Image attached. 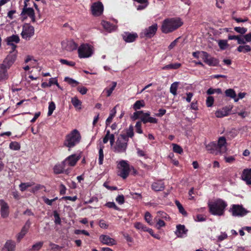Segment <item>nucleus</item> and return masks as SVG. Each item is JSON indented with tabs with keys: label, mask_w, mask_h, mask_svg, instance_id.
Instances as JSON below:
<instances>
[{
	"label": "nucleus",
	"mask_w": 251,
	"mask_h": 251,
	"mask_svg": "<svg viewBox=\"0 0 251 251\" xmlns=\"http://www.w3.org/2000/svg\"><path fill=\"white\" fill-rule=\"evenodd\" d=\"M227 206L226 202L221 199H218L208 204L209 212L213 215L218 216L224 215Z\"/></svg>",
	"instance_id": "nucleus-1"
},
{
	"label": "nucleus",
	"mask_w": 251,
	"mask_h": 251,
	"mask_svg": "<svg viewBox=\"0 0 251 251\" xmlns=\"http://www.w3.org/2000/svg\"><path fill=\"white\" fill-rule=\"evenodd\" d=\"M226 142L224 137L219 138L218 143L211 142L206 146V150L210 153L218 155L226 151Z\"/></svg>",
	"instance_id": "nucleus-2"
},
{
	"label": "nucleus",
	"mask_w": 251,
	"mask_h": 251,
	"mask_svg": "<svg viewBox=\"0 0 251 251\" xmlns=\"http://www.w3.org/2000/svg\"><path fill=\"white\" fill-rule=\"evenodd\" d=\"M183 25V22L178 18H168L164 20L162 24L161 31L164 33H168L176 30Z\"/></svg>",
	"instance_id": "nucleus-3"
},
{
	"label": "nucleus",
	"mask_w": 251,
	"mask_h": 251,
	"mask_svg": "<svg viewBox=\"0 0 251 251\" xmlns=\"http://www.w3.org/2000/svg\"><path fill=\"white\" fill-rule=\"evenodd\" d=\"M80 139L81 136L78 131L74 129L66 135L64 145L69 148H73L80 142Z\"/></svg>",
	"instance_id": "nucleus-4"
},
{
	"label": "nucleus",
	"mask_w": 251,
	"mask_h": 251,
	"mask_svg": "<svg viewBox=\"0 0 251 251\" xmlns=\"http://www.w3.org/2000/svg\"><path fill=\"white\" fill-rule=\"evenodd\" d=\"M128 140L129 139L125 134H120L118 136L115 145L113 148L114 151L118 153L125 152L127 147Z\"/></svg>",
	"instance_id": "nucleus-5"
},
{
	"label": "nucleus",
	"mask_w": 251,
	"mask_h": 251,
	"mask_svg": "<svg viewBox=\"0 0 251 251\" xmlns=\"http://www.w3.org/2000/svg\"><path fill=\"white\" fill-rule=\"evenodd\" d=\"M93 53V47L87 44L80 46L78 49V56L80 58L90 57Z\"/></svg>",
	"instance_id": "nucleus-6"
},
{
	"label": "nucleus",
	"mask_w": 251,
	"mask_h": 251,
	"mask_svg": "<svg viewBox=\"0 0 251 251\" xmlns=\"http://www.w3.org/2000/svg\"><path fill=\"white\" fill-rule=\"evenodd\" d=\"M117 168L120 171L119 176L123 179H126L129 175L130 172V166L126 160L120 161L118 165Z\"/></svg>",
	"instance_id": "nucleus-7"
},
{
	"label": "nucleus",
	"mask_w": 251,
	"mask_h": 251,
	"mask_svg": "<svg viewBox=\"0 0 251 251\" xmlns=\"http://www.w3.org/2000/svg\"><path fill=\"white\" fill-rule=\"evenodd\" d=\"M229 212L234 217H243L245 216L248 212L242 205L239 204L231 205L229 209Z\"/></svg>",
	"instance_id": "nucleus-8"
},
{
	"label": "nucleus",
	"mask_w": 251,
	"mask_h": 251,
	"mask_svg": "<svg viewBox=\"0 0 251 251\" xmlns=\"http://www.w3.org/2000/svg\"><path fill=\"white\" fill-rule=\"evenodd\" d=\"M201 58L203 61L210 66H216L219 63L218 60L210 55L205 51H201Z\"/></svg>",
	"instance_id": "nucleus-9"
},
{
	"label": "nucleus",
	"mask_w": 251,
	"mask_h": 251,
	"mask_svg": "<svg viewBox=\"0 0 251 251\" xmlns=\"http://www.w3.org/2000/svg\"><path fill=\"white\" fill-rule=\"evenodd\" d=\"M34 28L29 25H24L23 27V31L21 35L23 38L28 40L34 35Z\"/></svg>",
	"instance_id": "nucleus-10"
},
{
	"label": "nucleus",
	"mask_w": 251,
	"mask_h": 251,
	"mask_svg": "<svg viewBox=\"0 0 251 251\" xmlns=\"http://www.w3.org/2000/svg\"><path fill=\"white\" fill-rule=\"evenodd\" d=\"M157 29V25L154 24L149 26L148 28L145 29L141 33L142 37H146L151 38L154 36Z\"/></svg>",
	"instance_id": "nucleus-11"
},
{
	"label": "nucleus",
	"mask_w": 251,
	"mask_h": 251,
	"mask_svg": "<svg viewBox=\"0 0 251 251\" xmlns=\"http://www.w3.org/2000/svg\"><path fill=\"white\" fill-rule=\"evenodd\" d=\"M80 156L76 154H74L67 157L64 161L63 164L67 167H73L75 165L77 162L79 160Z\"/></svg>",
	"instance_id": "nucleus-12"
},
{
	"label": "nucleus",
	"mask_w": 251,
	"mask_h": 251,
	"mask_svg": "<svg viewBox=\"0 0 251 251\" xmlns=\"http://www.w3.org/2000/svg\"><path fill=\"white\" fill-rule=\"evenodd\" d=\"M0 214L2 218H6L9 215V206L3 200H0Z\"/></svg>",
	"instance_id": "nucleus-13"
},
{
	"label": "nucleus",
	"mask_w": 251,
	"mask_h": 251,
	"mask_svg": "<svg viewBox=\"0 0 251 251\" xmlns=\"http://www.w3.org/2000/svg\"><path fill=\"white\" fill-rule=\"evenodd\" d=\"M16 56L15 54H9L7 55L6 58L4 60L3 63L0 64L2 66V68L5 69L7 72L8 69L12 65L16 60Z\"/></svg>",
	"instance_id": "nucleus-14"
},
{
	"label": "nucleus",
	"mask_w": 251,
	"mask_h": 251,
	"mask_svg": "<svg viewBox=\"0 0 251 251\" xmlns=\"http://www.w3.org/2000/svg\"><path fill=\"white\" fill-rule=\"evenodd\" d=\"M92 14L95 16L100 15L103 11V6L101 2H94L91 6Z\"/></svg>",
	"instance_id": "nucleus-15"
},
{
	"label": "nucleus",
	"mask_w": 251,
	"mask_h": 251,
	"mask_svg": "<svg viewBox=\"0 0 251 251\" xmlns=\"http://www.w3.org/2000/svg\"><path fill=\"white\" fill-rule=\"evenodd\" d=\"M53 172L55 174L65 173L68 175L70 172V169L67 168L66 165L63 164V161H62L61 163L57 164L54 166Z\"/></svg>",
	"instance_id": "nucleus-16"
},
{
	"label": "nucleus",
	"mask_w": 251,
	"mask_h": 251,
	"mask_svg": "<svg viewBox=\"0 0 251 251\" xmlns=\"http://www.w3.org/2000/svg\"><path fill=\"white\" fill-rule=\"evenodd\" d=\"M62 48L64 50L71 51L77 48V45L73 40H65L61 43Z\"/></svg>",
	"instance_id": "nucleus-17"
},
{
	"label": "nucleus",
	"mask_w": 251,
	"mask_h": 251,
	"mask_svg": "<svg viewBox=\"0 0 251 251\" xmlns=\"http://www.w3.org/2000/svg\"><path fill=\"white\" fill-rule=\"evenodd\" d=\"M232 108L233 106L230 105L225 106L221 109L217 110L215 112V115L218 118H222L227 116Z\"/></svg>",
	"instance_id": "nucleus-18"
},
{
	"label": "nucleus",
	"mask_w": 251,
	"mask_h": 251,
	"mask_svg": "<svg viewBox=\"0 0 251 251\" xmlns=\"http://www.w3.org/2000/svg\"><path fill=\"white\" fill-rule=\"evenodd\" d=\"M141 120L143 123L146 124L147 123H153L156 124L157 123V119L151 117L150 113L149 112L147 113H144L142 114L141 116Z\"/></svg>",
	"instance_id": "nucleus-19"
},
{
	"label": "nucleus",
	"mask_w": 251,
	"mask_h": 251,
	"mask_svg": "<svg viewBox=\"0 0 251 251\" xmlns=\"http://www.w3.org/2000/svg\"><path fill=\"white\" fill-rule=\"evenodd\" d=\"M20 41L19 37L17 35H13L7 38L6 42L8 45L12 47V49L14 50L17 47L15 44L18 43Z\"/></svg>",
	"instance_id": "nucleus-20"
},
{
	"label": "nucleus",
	"mask_w": 251,
	"mask_h": 251,
	"mask_svg": "<svg viewBox=\"0 0 251 251\" xmlns=\"http://www.w3.org/2000/svg\"><path fill=\"white\" fill-rule=\"evenodd\" d=\"M100 241L103 244L112 246L116 244L115 240L106 235H101L100 236Z\"/></svg>",
	"instance_id": "nucleus-21"
},
{
	"label": "nucleus",
	"mask_w": 251,
	"mask_h": 251,
	"mask_svg": "<svg viewBox=\"0 0 251 251\" xmlns=\"http://www.w3.org/2000/svg\"><path fill=\"white\" fill-rule=\"evenodd\" d=\"M241 177L247 185H251V169H244L242 172Z\"/></svg>",
	"instance_id": "nucleus-22"
},
{
	"label": "nucleus",
	"mask_w": 251,
	"mask_h": 251,
	"mask_svg": "<svg viewBox=\"0 0 251 251\" xmlns=\"http://www.w3.org/2000/svg\"><path fill=\"white\" fill-rule=\"evenodd\" d=\"M138 37L136 33L125 32L123 35V38L126 42L131 43L134 41Z\"/></svg>",
	"instance_id": "nucleus-23"
},
{
	"label": "nucleus",
	"mask_w": 251,
	"mask_h": 251,
	"mask_svg": "<svg viewBox=\"0 0 251 251\" xmlns=\"http://www.w3.org/2000/svg\"><path fill=\"white\" fill-rule=\"evenodd\" d=\"M16 248L15 242L12 240L7 241L1 249V251H14Z\"/></svg>",
	"instance_id": "nucleus-24"
},
{
	"label": "nucleus",
	"mask_w": 251,
	"mask_h": 251,
	"mask_svg": "<svg viewBox=\"0 0 251 251\" xmlns=\"http://www.w3.org/2000/svg\"><path fill=\"white\" fill-rule=\"evenodd\" d=\"M187 230L186 229L184 225H179L176 226V234L178 237H183L186 234Z\"/></svg>",
	"instance_id": "nucleus-25"
},
{
	"label": "nucleus",
	"mask_w": 251,
	"mask_h": 251,
	"mask_svg": "<svg viewBox=\"0 0 251 251\" xmlns=\"http://www.w3.org/2000/svg\"><path fill=\"white\" fill-rule=\"evenodd\" d=\"M134 227L138 229L144 231H147L150 233L151 235H153V231L152 229L150 228L144 226L143 224L138 222L134 224Z\"/></svg>",
	"instance_id": "nucleus-26"
},
{
	"label": "nucleus",
	"mask_w": 251,
	"mask_h": 251,
	"mask_svg": "<svg viewBox=\"0 0 251 251\" xmlns=\"http://www.w3.org/2000/svg\"><path fill=\"white\" fill-rule=\"evenodd\" d=\"M101 25L104 29L108 32H111L115 30L116 29V26L115 25L105 21H102L101 22Z\"/></svg>",
	"instance_id": "nucleus-27"
},
{
	"label": "nucleus",
	"mask_w": 251,
	"mask_h": 251,
	"mask_svg": "<svg viewBox=\"0 0 251 251\" xmlns=\"http://www.w3.org/2000/svg\"><path fill=\"white\" fill-rule=\"evenodd\" d=\"M151 188L155 191H163L165 188L164 184L161 181L155 182L152 184Z\"/></svg>",
	"instance_id": "nucleus-28"
},
{
	"label": "nucleus",
	"mask_w": 251,
	"mask_h": 251,
	"mask_svg": "<svg viewBox=\"0 0 251 251\" xmlns=\"http://www.w3.org/2000/svg\"><path fill=\"white\" fill-rule=\"evenodd\" d=\"M34 14H35V13L32 8H27V7H24L23 8L21 15L25 18L26 17H24L25 15H27L30 17L31 16H33Z\"/></svg>",
	"instance_id": "nucleus-29"
},
{
	"label": "nucleus",
	"mask_w": 251,
	"mask_h": 251,
	"mask_svg": "<svg viewBox=\"0 0 251 251\" xmlns=\"http://www.w3.org/2000/svg\"><path fill=\"white\" fill-rule=\"evenodd\" d=\"M181 66V64L179 63H171L165 65L162 67V69L164 70H176Z\"/></svg>",
	"instance_id": "nucleus-30"
},
{
	"label": "nucleus",
	"mask_w": 251,
	"mask_h": 251,
	"mask_svg": "<svg viewBox=\"0 0 251 251\" xmlns=\"http://www.w3.org/2000/svg\"><path fill=\"white\" fill-rule=\"evenodd\" d=\"M225 94L226 97L234 99V101L235 102L238 101L239 100V99H236V93H235V91L232 89H227L225 91Z\"/></svg>",
	"instance_id": "nucleus-31"
},
{
	"label": "nucleus",
	"mask_w": 251,
	"mask_h": 251,
	"mask_svg": "<svg viewBox=\"0 0 251 251\" xmlns=\"http://www.w3.org/2000/svg\"><path fill=\"white\" fill-rule=\"evenodd\" d=\"M237 50L239 52L247 53L251 51V47L248 45H240L237 48Z\"/></svg>",
	"instance_id": "nucleus-32"
},
{
	"label": "nucleus",
	"mask_w": 251,
	"mask_h": 251,
	"mask_svg": "<svg viewBox=\"0 0 251 251\" xmlns=\"http://www.w3.org/2000/svg\"><path fill=\"white\" fill-rule=\"evenodd\" d=\"M117 86V82L115 81L112 82V86L110 88H106L103 91V93H106V96L109 97L112 93V92L115 89Z\"/></svg>",
	"instance_id": "nucleus-33"
},
{
	"label": "nucleus",
	"mask_w": 251,
	"mask_h": 251,
	"mask_svg": "<svg viewBox=\"0 0 251 251\" xmlns=\"http://www.w3.org/2000/svg\"><path fill=\"white\" fill-rule=\"evenodd\" d=\"M8 75L5 69L2 68V66L0 65V82L8 78Z\"/></svg>",
	"instance_id": "nucleus-34"
},
{
	"label": "nucleus",
	"mask_w": 251,
	"mask_h": 251,
	"mask_svg": "<svg viewBox=\"0 0 251 251\" xmlns=\"http://www.w3.org/2000/svg\"><path fill=\"white\" fill-rule=\"evenodd\" d=\"M116 113V107H115L110 111V113L109 114V116L106 120V125L107 126L110 125V124L111 123L113 118L115 116Z\"/></svg>",
	"instance_id": "nucleus-35"
},
{
	"label": "nucleus",
	"mask_w": 251,
	"mask_h": 251,
	"mask_svg": "<svg viewBox=\"0 0 251 251\" xmlns=\"http://www.w3.org/2000/svg\"><path fill=\"white\" fill-rule=\"evenodd\" d=\"M178 82H175L173 83L171 85L170 92L174 96H176L177 95L176 91L178 88Z\"/></svg>",
	"instance_id": "nucleus-36"
},
{
	"label": "nucleus",
	"mask_w": 251,
	"mask_h": 251,
	"mask_svg": "<svg viewBox=\"0 0 251 251\" xmlns=\"http://www.w3.org/2000/svg\"><path fill=\"white\" fill-rule=\"evenodd\" d=\"M64 81L65 82H67L69 84L71 85L72 87H75L79 84V82L78 81H77L76 80H75L72 78L69 77H65Z\"/></svg>",
	"instance_id": "nucleus-37"
},
{
	"label": "nucleus",
	"mask_w": 251,
	"mask_h": 251,
	"mask_svg": "<svg viewBox=\"0 0 251 251\" xmlns=\"http://www.w3.org/2000/svg\"><path fill=\"white\" fill-rule=\"evenodd\" d=\"M103 146H100L99 151V164L100 165H102L103 163V160L104 158V154L103 151Z\"/></svg>",
	"instance_id": "nucleus-38"
},
{
	"label": "nucleus",
	"mask_w": 251,
	"mask_h": 251,
	"mask_svg": "<svg viewBox=\"0 0 251 251\" xmlns=\"http://www.w3.org/2000/svg\"><path fill=\"white\" fill-rule=\"evenodd\" d=\"M218 46L221 50H224L226 49L228 46V44L227 43V41L226 40H220L218 41Z\"/></svg>",
	"instance_id": "nucleus-39"
},
{
	"label": "nucleus",
	"mask_w": 251,
	"mask_h": 251,
	"mask_svg": "<svg viewBox=\"0 0 251 251\" xmlns=\"http://www.w3.org/2000/svg\"><path fill=\"white\" fill-rule=\"evenodd\" d=\"M43 242H38L35 244L33 245L31 248L29 249V251H38L43 246Z\"/></svg>",
	"instance_id": "nucleus-40"
},
{
	"label": "nucleus",
	"mask_w": 251,
	"mask_h": 251,
	"mask_svg": "<svg viewBox=\"0 0 251 251\" xmlns=\"http://www.w3.org/2000/svg\"><path fill=\"white\" fill-rule=\"evenodd\" d=\"M145 106V102L143 100H137L133 105V109L135 110L140 109Z\"/></svg>",
	"instance_id": "nucleus-41"
},
{
	"label": "nucleus",
	"mask_w": 251,
	"mask_h": 251,
	"mask_svg": "<svg viewBox=\"0 0 251 251\" xmlns=\"http://www.w3.org/2000/svg\"><path fill=\"white\" fill-rule=\"evenodd\" d=\"M175 203L179 210V212L180 213H181L183 216H186L187 212L185 210L184 208H183L181 204L180 203V202L176 200L175 201Z\"/></svg>",
	"instance_id": "nucleus-42"
},
{
	"label": "nucleus",
	"mask_w": 251,
	"mask_h": 251,
	"mask_svg": "<svg viewBox=\"0 0 251 251\" xmlns=\"http://www.w3.org/2000/svg\"><path fill=\"white\" fill-rule=\"evenodd\" d=\"M71 102L75 107L81 109L80 106L81 105V102L77 98H73L72 99Z\"/></svg>",
	"instance_id": "nucleus-43"
},
{
	"label": "nucleus",
	"mask_w": 251,
	"mask_h": 251,
	"mask_svg": "<svg viewBox=\"0 0 251 251\" xmlns=\"http://www.w3.org/2000/svg\"><path fill=\"white\" fill-rule=\"evenodd\" d=\"M25 229V227H22L20 232L17 235V239L18 241L20 242L27 232L28 230Z\"/></svg>",
	"instance_id": "nucleus-44"
},
{
	"label": "nucleus",
	"mask_w": 251,
	"mask_h": 251,
	"mask_svg": "<svg viewBox=\"0 0 251 251\" xmlns=\"http://www.w3.org/2000/svg\"><path fill=\"white\" fill-rule=\"evenodd\" d=\"M56 78H51L49 80V82H44L41 84L42 88H46L50 87L52 84H54L53 82H55Z\"/></svg>",
	"instance_id": "nucleus-45"
},
{
	"label": "nucleus",
	"mask_w": 251,
	"mask_h": 251,
	"mask_svg": "<svg viewBox=\"0 0 251 251\" xmlns=\"http://www.w3.org/2000/svg\"><path fill=\"white\" fill-rule=\"evenodd\" d=\"M48 109V116H50L52 115L55 109V104L54 102L51 101L49 103Z\"/></svg>",
	"instance_id": "nucleus-46"
},
{
	"label": "nucleus",
	"mask_w": 251,
	"mask_h": 251,
	"mask_svg": "<svg viewBox=\"0 0 251 251\" xmlns=\"http://www.w3.org/2000/svg\"><path fill=\"white\" fill-rule=\"evenodd\" d=\"M9 148L11 150L18 151L20 149V145L17 142H12L9 145Z\"/></svg>",
	"instance_id": "nucleus-47"
},
{
	"label": "nucleus",
	"mask_w": 251,
	"mask_h": 251,
	"mask_svg": "<svg viewBox=\"0 0 251 251\" xmlns=\"http://www.w3.org/2000/svg\"><path fill=\"white\" fill-rule=\"evenodd\" d=\"M222 93V90L220 88L213 89L210 88L207 91V94L208 95L213 94L214 93L221 94Z\"/></svg>",
	"instance_id": "nucleus-48"
},
{
	"label": "nucleus",
	"mask_w": 251,
	"mask_h": 251,
	"mask_svg": "<svg viewBox=\"0 0 251 251\" xmlns=\"http://www.w3.org/2000/svg\"><path fill=\"white\" fill-rule=\"evenodd\" d=\"M32 186L30 182L22 183L20 184L19 187L21 191H25L27 188Z\"/></svg>",
	"instance_id": "nucleus-49"
},
{
	"label": "nucleus",
	"mask_w": 251,
	"mask_h": 251,
	"mask_svg": "<svg viewBox=\"0 0 251 251\" xmlns=\"http://www.w3.org/2000/svg\"><path fill=\"white\" fill-rule=\"evenodd\" d=\"M173 151L175 152H176V153H177L179 154H181L183 152V149L180 146H179L177 144H173Z\"/></svg>",
	"instance_id": "nucleus-50"
},
{
	"label": "nucleus",
	"mask_w": 251,
	"mask_h": 251,
	"mask_svg": "<svg viewBox=\"0 0 251 251\" xmlns=\"http://www.w3.org/2000/svg\"><path fill=\"white\" fill-rule=\"evenodd\" d=\"M127 138H132L134 136L133 127L132 126H130L129 128L126 130V135Z\"/></svg>",
	"instance_id": "nucleus-51"
},
{
	"label": "nucleus",
	"mask_w": 251,
	"mask_h": 251,
	"mask_svg": "<svg viewBox=\"0 0 251 251\" xmlns=\"http://www.w3.org/2000/svg\"><path fill=\"white\" fill-rule=\"evenodd\" d=\"M145 220L150 225L152 226L153 223L151 221V216L149 212H146L145 214Z\"/></svg>",
	"instance_id": "nucleus-52"
},
{
	"label": "nucleus",
	"mask_w": 251,
	"mask_h": 251,
	"mask_svg": "<svg viewBox=\"0 0 251 251\" xmlns=\"http://www.w3.org/2000/svg\"><path fill=\"white\" fill-rule=\"evenodd\" d=\"M237 43L240 45H246L247 41L245 40V37L244 35H238L237 39Z\"/></svg>",
	"instance_id": "nucleus-53"
},
{
	"label": "nucleus",
	"mask_w": 251,
	"mask_h": 251,
	"mask_svg": "<svg viewBox=\"0 0 251 251\" xmlns=\"http://www.w3.org/2000/svg\"><path fill=\"white\" fill-rule=\"evenodd\" d=\"M60 62L62 64H65L69 66H74L75 65V63L74 62L69 61L64 59H61L60 60Z\"/></svg>",
	"instance_id": "nucleus-54"
},
{
	"label": "nucleus",
	"mask_w": 251,
	"mask_h": 251,
	"mask_svg": "<svg viewBox=\"0 0 251 251\" xmlns=\"http://www.w3.org/2000/svg\"><path fill=\"white\" fill-rule=\"evenodd\" d=\"M105 206L110 208H113L117 210H119V208L114 202H108L105 204Z\"/></svg>",
	"instance_id": "nucleus-55"
},
{
	"label": "nucleus",
	"mask_w": 251,
	"mask_h": 251,
	"mask_svg": "<svg viewBox=\"0 0 251 251\" xmlns=\"http://www.w3.org/2000/svg\"><path fill=\"white\" fill-rule=\"evenodd\" d=\"M234 30L241 34H244L247 31V29L245 27H235Z\"/></svg>",
	"instance_id": "nucleus-56"
},
{
	"label": "nucleus",
	"mask_w": 251,
	"mask_h": 251,
	"mask_svg": "<svg viewBox=\"0 0 251 251\" xmlns=\"http://www.w3.org/2000/svg\"><path fill=\"white\" fill-rule=\"evenodd\" d=\"M135 130L136 131L139 133L141 134L143 132L142 128H141V122H137L135 125Z\"/></svg>",
	"instance_id": "nucleus-57"
},
{
	"label": "nucleus",
	"mask_w": 251,
	"mask_h": 251,
	"mask_svg": "<svg viewBox=\"0 0 251 251\" xmlns=\"http://www.w3.org/2000/svg\"><path fill=\"white\" fill-rule=\"evenodd\" d=\"M143 113V111H138L133 113V120H137L139 118L141 119V116L142 115V114Z\"/></svg>",
	"instance_id": "nucleus-58"
},
{
	"label": "nucleus",
	"mask_w": 251,
	"mask_h": 251,
	"mask_svg": "<svg viewBox=\"0 0 251 251\" xmlns=\"http://www.w3.org/2000/svg\"><path fill=\"white\" fill-rule=\"evenodd\" d=\"M116 201L120 204H122L125 202V198L124 196L122 195H119L116 198Z\"/></svg>",
	"instance_id": "nucleus-59"
},
{
	"label": "nucleus",
	"mask_w": 251,
	"mask_h": 251,
	"mask_svg": "<svg viewBox=\"0 0 251 251\" xmlns=\"http://www.w3.org/2000/svg\"><path fill=\"white\" fill-rule=\"evenodd\" d=\"M214 102V99L211 96H209L206 99V105L207 107H211Z\"/></svg>",
	"instance_id": "nucleus-60"
},
{
	"label": "nucleus",
	"mask_w": 251,
	"mask_h": 251,
	"mask_svg": "<svg viewBox=\"0 0 251 251\" xmlns=\"http://www.w3.org/2000/svg\"><path fill=\"white\" fill-rule=\"evenodd\" d=\"M75 234L78 235L80 234H83L86 236H89V233L88 231L85 230H79V229H76L75 230Z\"/></svg>",
	"instance_id": "nucleus-61"
},
{
	"label": "nucleus",
	"mask_w": 251,
	"mask_h": 251,
	"mask_svg": "<svg viewBox=\"0 0 251 251\" xmlns=\"http://www.w3.org/2000/svg\"><path fill=\"white\" fill-rule=\"evenodd\" d=\"M227 238V235L226 232H222L221 235L218 236V241H222Z\"/></svg>",
	"instance_id": "nucleus-62"
},
{
	"label": "nucleus",
	"mask_w": 251,
	"mask_h": 251,
	"mask_svg": "<svg viewBox=\"0 0 251 251\" xmlns=\"http://www.w3.org/2000/svg\"><path fill=\"white\" fill-rule=\"evenodd\" d=\"M77 91L82 95L85 94L87 92V89L86 87L81 86V87H78L77 88Z\"/></svg>",
	"instance_id": "nucleus-63"
},
{
	"label": "nucleus",
	"mask_w": 251,
	"mask_h": 251,
	"mask_svg": "<svg viewBox=\"0 0 251 251\" xmlns=\"http://www.w3.org/2000/svg\"><path fill=\"white\" fill-rule=\"evenodd\" d=\"M100 226L104 229H107L108 227V225L105 223L103 220H100L99 222Z\"/></svg>",
	"instance_id": "nucleus-64"
}]
</instances>
